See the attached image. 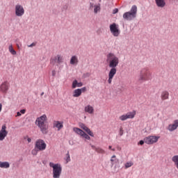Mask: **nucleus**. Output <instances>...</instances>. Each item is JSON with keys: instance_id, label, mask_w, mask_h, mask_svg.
<instances>
[{"instance_id": "nucleus-1", "label": "nucleus", "mask_w": 178, "mask_h": 178, "mask_svg": "<svg viewBox=\"0 0 178 178\" xmlns=\"http://www.w3.org/2000/svg\"><path fill=\"white\" fill-rule=\"evenodd\" d=\"M106 63L108 65V67L111 68L108 72V84H112V80H113V77L116 74V67L119 65V58L115 55L113 53H109L106 56Z\"/></svg>"}, {"instance_id": "nucleus-2", "label": "nucleus", "mask_w": 178, "mask_h": 178, "mask_svg": "<svg viewBox=\"0 0 178 178\" xmlns=\"http://www.w3.org/2000/svg\"><path fill=\"white\" fill-rule=\"evenodd\" d=\"M47 122L48 118H47V115L45 114L38 118L35 122L36 126L39 127L42 134H47L48 133L49 126Z\"/></svg>"}, {"instance_id": "nucleus-3", "label": "nucleus", "mask_w": 178, "mask_h": 178, "mask_svg": "<svg viewBox=\"0 0 178 178\" xmlns=\"http://www.w3.org/2000/svg\"><path fill=\"white\" fill-rule=\"evenodd\" d=\"M152 76V74L151 73L149 69L147 67L143 68L140 71L138 81H140V83H144V81H148V80H151Z\"/></svg>"}, {"instance_id": "nucleus-4", "label": "nucleus", "mask_w": 178, "mask_h": 178, "mask_svg": "<svg viewBox=\"0 0 178 178\" xmlns=\"http://www.w3.org/2000/svg\"><path fill=\"white\" fill-rule=\"evenodd\" d=\"M49 166L53 168V177L60 178L62 175V165L59 163H49Z\"/></svg>"}, {"instance_id": "nucleus-5", "label": "nucleus", "mask_w": 178, "mask_h": 178, "mask_svg": "<svg viewBox=\"0 0 178 178\" xmlns=\"http://www.w3.org/2000/svg\"><path fill=\"white\" fill-rule=\"evenodd\" d=\"M137 16V6H133L129 12L124 13L123 15V18L125 20H133L136 19Z\"/></svg>"}, {"instance_id": "nucleus-6", "label": "nucleus", "mask_w": 178, "mask_h": 178, "mask_svg": "<svg viewBox=\"0 0 178 178\" xmlns=\"http://www.w3.org/2000/svg\"><path fill=\"white\" fill-rule=\"evenodd\" d=\"M35 147L39 151H45L47 149V143L42 139H38L35 143Z\"/></svg>"}, {"instance_id": "nucleus-7", "label": "nucleus", "mask_w": 178, "mask_h": 178, "mask_svg": "<svg viewBox=\"0 0 178 178\" xmlns=\"http://www.w3.org/2000/svg\"><path fill=\"white\" fill-rule=\"evenodd\" d=\"M161 138L160 136H149L144 138V141L145 144H148L149 145H151L152 144H155V143H158V140Z\"/></svg>"}, {"instance_id": "nucleus-8", "label": "nucleus", "mask_w": 178, "mask_h": 178, "mask_svg": "<svg viewBox=\"0 0 178 178\" xmlns=\"http://www.w3.org/2000/svg\"><path fill=\"white\" fill-rule=\"evenodd\" d=\"M110 31L114 37H119V35H120L119 26H118L115 23H113L110 25Z\"/></svg>"}, {"instance_id": "nucleus-9", "label": "nucleus", "mask_w": 178, "mask_h": 178, "mask_svg": "<svg viewBox=\"0 0 178 178\" xmlns=\"http://www.w3.org/2000/svg\"><path fill=\"white\" fill-rule=\"evenodd\" d=\"M135 116L136 111H133L120 116L119 119L120 120H122V122H124V120H127V119H134Z\"/></svg>"}, {"instance_id": "nucleus-10", "label": "nucleus", "mask_w": 178, "mask_h": 178, "mask_svg": "<svg viewBox=\"0 0 178 178\" xmlns=\"http://www.w3.org/2000/svg\"><path fill=\"white\" fill-rule=\"evenodd\" d=\"M6 124H3L0 130V141H3L4 138L8 136V131Z\"/></svg>"}, {"instance_id": "nucleus-11", "label": "nucleus", "mask_w": 178, "mask_h": 178, "mask_svg": "<svg viewBox=\"0 0 178 178\" xmlns=\"http://www.w3.org/2000/svg\"><path fill=\"white\" fill-rule=\"evenodd\" d=\"M50 62L52 65H55L56 63L60 65V63H63V56L58 54L54 58H51Z\"/></svg>"}, {"instance_id": "nucleus-12", "label": "nucleus", "mask_w": 178, "mask_h": 178, "mask_svg": "<svg viewBox=\"0 0 178 178\" xmlns=\"http://www.w3.org/2000/svg\"><path fill=\"white\" fill-rule=\"evenodd\" d=\"M15 15L19 17H22L24 15V8L21 5L15 6Z\"/></svg>"}, {"instance_id": "nucleus-13", "label": "nucleus", "mask_w": 178, "mask_h": 178, "mask_svg": "<svg viewBox=\"0 0 178 178\" xmlns=\"http://www.w3.org/2000/svg\"><path fill=\"white\" fill-rule=\"evenodd\" d=\"M8 90H9V82L8 81L3 82L0 86V91L1 92H3L4 94H6L8 92Z\"/></svg>"}, {"instance_id": "nucleus-14", "label": "nucleus", "mask_w": 178, "mask_h": 178, "mask_svg": "<svg viewBox=\"0 0 178 178\" xmlns=\"http://www.w3.org/2000/svg\"><path fill=\"white\" fill-rule=\"evenodd\" d=\"M79 127H81V129L84 130L89 136H90V137H94V133H92V131H91L90 128L87 127V126H86V124H84L83 123H80Z\"/></svg>"}, {"instance_id": "nucleus-15", "label": "nucleus", "mask_w": 178, "mask_h": 178, "mask_svg": "<svg viewBox=\"0 0 178 178\" xmlns=\"http://www.w3.org/2000/svg\"><path fill=\"white\" fill-rule=\"evenodd\" d=\"M178 127V120H175L173 124L168 125V130L169 131H174Z\"/></svg>"}, {"instance_id": "nucleus-16", "label": "nucleus", "mask_w": 178, "mask_h": 178, "mask_svg": "<svg viewBox=\"0 0 178 178\" xmlns=\"http://www.w3.org/2000/svg\"><path fill=\"white\" fill-rule=\"evenodd\" d=\"M53 127H56L58 131H59L61 129H63V122H60L59 121H54L53 123Z\"/></svg>"}, {"instance_id": "nucleus-17", "label": "nucleus", "mask_w": 178, "mask_h": 178, "mask_svg": "<svg viewBox=\"0 0 178 178\" xmlns=\"http://www.w3.org/2000/svg\"><path fill=\"white\" fill-rule=\"evenodd\" d=\"M70 63V65H76L79 64V58L76 57V56H72L71 57Z\"/></svg>"}, {"instance_id": "nucleus-18", "label": "nucleus", "mask_w": 178, "mask_h": 178, "mask_svg": "<svg viewBox=\"0 0 178 178\" xmlns=\"http://www.w3.org/2000/svg\"><path fill=\"white\" fill-rule=\"evenodd\" d=\"M85 112L89 113L90 115H92L94 113V107L91 105H88L85 107Z\"/></svg>"}, {"instance_id": "nucleus-19", "label": "nucleus", "mask_w": 178, "mask_h": 178, "mask_svg": "<svg viewBox=\"0 0 178 178\" xmlns=\"http://www.w3.org/2000/svg\"><path fill=\"white\" fill-rule=\"evenodd\" d=\"M10 167V164L8 161H0V168L2 169H8Z\"/></svg>"}, {"instance_id": "nucleus-20", "label": "nucleus", "mask_w": 178, "mask_h": 178, "mask_svg": "<svg viewBox=\"0 0 178 178\" xmlns=\"http://www.w3.org/2000/svg\"><path fill=\"white\" fill-rule=\"evenodd\" d=\"M155 2L159 8H165V5H166L165 0H155Z\"/></svg>"}, {"instance_id": "nucleus-21", "label": "nucleus", "mask_w": 178, "mask_h": 178, "mask_svg": "<svg viewBox=\"0 0 178 178\" xmlns=\"http://www.w3.org/2000/svg\"><path fill=\"white\" fill-rule=\"evenodd\" d=\"M161 98L162 101L169 99V92H168V91L162 92Z\"/></svg>"}, {"instance_id": "nucleus-22", "label": "nucleus", "mask_w": 178, "mask_h": 178, "mask_svg": "<svg viewBox=\"0 0 178 178\" xmlns=\"http://www.w3.org/2000/svg\"><path fill=\"white\" fill-rule=\"evenodd\" d=\"M80 95H81V90H80V88L74 90L73 97L74 98H78V97H80Z\"/></svg>"}, {"instance_id": "nucleus-23", "label": "nucleus", "mask_w": 178, "mask_h": 178, "mask_svg": "<svg viewBox=\"0 0 178 178\" xmlns=\"http://www.w3.org/2000/svg\"><path fill=\"white\" fill-rule=\"evenodd\" d=\"M73 131H74V133H76V134H79V136H81V137L83 136V134H84L83 131L80 129V128L74 127Z\"/></svg>"}, {"instance_id": "nucleus-24", "label": "nucleus", "mask_w": 178, "mask_h": 178, "mask_svg": "<svg viewBox=\"0 0 178 178\" xmlns=\"http://www.w3.org/2000/svg\"><path fill=\"white\" fill-rule=\"evenodd\" d=\"M76 87H83V83H79L77 80H74L72 83V88H76Z\"/></svg>"}, {"instance_id": "nucleus-25", "label": "nucleus", "mask_w": 178, "mask_h": 178, "mask_svg": "<svg viewBox=\"0 0 178 178\" xmlns=\"http://www.w3.org/2000/svg\"><path fill=\"white\" fill-rule=\"evenodd\" d=\"M172 162H174L175 165L176 166L177 169H178V155H175L172 158Z\"/></svg>"}, {"instance_id": "nucleus-26", "label": "nucleus", "mask_w": 178, "mask_h": 178, "mask_svg": "<svg viewBox=\"0 0 178 178\" xmlns=\"http://www.w3.org/2000/svg\"><path fill=\"white\" fill-rule=\"evenodd\" d=\"M111 165H113L114 163H118L119 162V160L116 159L115 155H113L111 159Z\"/></svg>"}, {"instance_id": "nucleus-27", "label": "nucleus", "mask_w": 178, "mask_h": 178, "mask_svg": "<svg viewBox=\"0 0 178 178\" xmlns=\"http://www.w3.org/2000/svg\"><path fill=\"white\" fill-rule=\"evenodd\" d=\"M8 51L9 52L11 53L12 55H16L17 52L15 49H13V46L12 44H10L9 47H8Z\"/></svg>"}, {"instance_id": "nucleus-28", "label": "nucleus", "mask_w": 178, "mask_h": 178, "mask_svg": "<svg viewBox=\"0 0 178 178\" xmlns=\"http://www.w3.org/2000/svg\"><path fill=\"white\" fill-rule=\"evenodd\" d=\"M134 163L132 161L127 162L124 164L125 169H129V168H131Z\"/></svg>"}, {"instance_id": "nucleus-29", "label": "nucleus", "mask_w": 178, "mask_h": 178, "mask_svg": "<svg viewBox=\"0 0 178 178\" xmlns=\"http://www.w3.org/2000/svg\"><path fill=\"white\" fill-rule=\"evenodd\" d=\"M99 10H101V5L98 4L97 6H95V9H94L95 13H98Z\"/></svg>"}, {"instance_id": "nucleus-30", "label": "nucleus", "mask_w": 178, "mask_h": 178, "mask_svg": "<svg viewBox=\"0 0 178 178\" xmlns=\"http://www.w3.org/2000/svg\"><path fill=\"white\" fill-rule=\"evenodd\" d=\"M95 151H96V152H98V154H105V150H104L101 147L95 148Z\"/></svg>"}, {"instance_id": "nucleus-31", "label": "nucleus", "mask_w": 178, "mask_h": 178, "mask_svg": "<svg viewBox=\"0 0 178 178\" xmlns=\"http://www.w3.org/2000/svg\"><path fill=\"white\" fill-rule=\"evenodd\" d=\"M40 152V151L38 149H37L35 146L34 149L31 152V154H32V155H37V154H38V152Z\"/></svg>"}, {"instance_id": "nucleus-32", "label": "nucleus", "mask_w": 178, "mask_h": 178, "mask_svg": "<svg viewBox=\"0 0 178 178\" xmlns=\"http://www.w3.org/2000/svg\"><path fill=\"white\" fill-rule=\"evenodd\" d=\"M81 137H83V138H86V140H90L91 138L90 137V136H88L87 134H86L85 132H83V134H82Z\"/></svg>"}, {"instance_id": "nucleus-33", "label": "nucleus", "mask_w": 178, "mask_h": 178, "mask_svg": "<svg viewBox=\"0 0 178 178\" xmlns=\"http://www.w3.org/2000/svg\"><path fill=\"white\" fill-rule=\"evenodd\" d=\"M66 163H68V162H70V154H69V152H67L66 154V159H65Z\"/></svg>"}, {"instance_id": "nucleus-34", "label": "nucleus", "mask_w": 178, "mask_h": 178, "mask_svg": "<svg viewBox=\"0 0 178 178\" xmlns=\"http://www.w3.org/2000/svg\"><path fill=\"white\" fill-rule=\"evenodd\" d=\"M124 131H123V127H120V131H119V135H120V136H123Z\"/></svg>"}, {"instance_id": "nucleus-35", "label": "nucleus", "mask_w": 178, "mask_h": 178, "mask_svg": "<svg viewBox=\"0 0 178 178\" xmlns=\"http://www.w3.org/2000/svg\"><path fill=\"white\" fill-rule=\"evenodd\" d=\"M24 140H26L29 143H31V138H29V136H25Z\"/></svg>"}, {"instance_id": "nucleus-36", "label": "nucleus", "mask_w": 178, "mask_h": 178, "mask_svg": "<svg viewBox=\"0 0 178 178\" xmlns=\"http://www.w3.org/2000/svg\"><path fill=\"white\" fill-rule=\"evenodd\" d=\"M37 45V42H33L30 45H28L29 48H33V47H35Z\"/></svg>"}, {"instance_id": "nucleus-37", "label": "nucleus", "mask_w": 178, "mask_h": 178, "mask_svg": "<svg viewBox=\"0 0 178 178\" xmlns=\"http://www.w3.org/2000/svg\"><path fill=\"white\" fill-rule=\"evenodd\" d=\"M81 90V92H86V91H87V88L83 87L79 89Z\"/></svg>"}, {"instance_id": "nucleus-38", "label": "nucleus", "mask_w": 178, "mask_h": 178, "mask_svg": "<svg viewBox=\"0 0 178 178\" xmlns=\"http://www.w3.org/2000/svg\"><path fill=\"white\" fill-rule=\"evenodd\" d=\"M19 113H21V115H24V113H26V109L21 110Z\"/></svg>"}, {"instance_id": "nucleus-39", "label": "nucleus", "mask_w": 178, "mask_h": 178, "mask_svg": "<svg viewBox=\"0 0 178 178\" xmlns=\"http://www.w3.org/2000/svg\"><path fill=\"white\" fill-rule=\"evenodd\" d=\"M118 12H119V10H118V8H115L113 11V13L115 15V14L118 13Z\"/></svg>"}, {"instance_id": "nucleus-40", "label": "nucleus", "mask_w": 178, "mask_h": 178, "mask_svg": "<svg viewBox=\"0 0 178 178\" xmlns=\"http://www.w3.org/2000/svg\"><path fill=\"white\" fill-rule=\"evenodd\" d=\"M144 143H145V140H140L139 144H140V145H143Z\"/></svg>"}, {"instance_id": "nucleus-41", "label": "nucleus", "mask_w": 178, "mask_h": 178, "mask_svg": "<svg viewBox=\"0 0 178 178\" xmlns=\"http://www.w3.org/2000/svg\"><path fill=\"white\" fill-rule=\"evenodd\" d=\"M52 76H55L56 74V71L53 70L51 72Z\"/></svg>"}, {"instance_id": "nucleus-42", "label": "nucleus", "mask_w": 178, "mask_h": 178, "mask_svg": "<svg viewBox=\"0 0 178 178\" xmlns=\"http://www.w3.org/2000/svg\"><path fill=\"white\" fill-rule=\"evenodd\" d=\"M17 116H22V113L20 112H17L16 118H17Z\"/></svg>"}, {"instance_id": "nucleus-43", "label": "nucleus", "mask_w": 178, "mask_h": 178, "mask_svg": "<svg viewBox=\"0 0 178 178\" xmlns=\"http://www.w3.org/2000/svg\"><path fill=\"white\" fill-rule=\"evenodd\" d=\"M2 111V104L0 103V112Z\"/></svg>"}, {"instance_id": "nucleus-44", "label": "nucleus", "mask_w": 178, "mask_h": 178, "mask_svg": "<svg viewBox=\"0 0 178 178\" xmlns=\"http://www.w3.org/2000/svg\"><path fill=\"white\" fill-rule=\"evenodd\" d=\"M91 147H92V149H95V148H97V147H96L94 146V145H92Z\"/></svg>"}, {"instance_id": "nucleus-45", "label": "nucleus", "mask_w": 178, "mask_h": 178, "mask_svg": "<svg viewBox=\"0 0 178 178\" xmlns=\"http://www.w3.org/2000/svg\"><path fill=\"white\" fill-rule=\"evenodd\" d=\"M90 8H94V3H90Z\"/></svg>"}, {"instance_id": "nucleus-46", "label": "nucleus", "mask_w": 178, "mask_h": 178, "mask_svg": "<svg viewBox=\"0 0 178 178\" xmlns=\"http://www.w3.org/2000/svg\"><path fill=\"white\" fill-rule=\"evenodd\" d=\"M17 47L18 49H20V46L19 44H17Z\"/></svg>"}, {"instance_id": "nucleus-47", "label": "nucleus", "mask_w": 178, "mask_h": 178, "mask_svg": "<svg viewBox=\"0 0 178 178\" xmlns=\"http://www.w3.org/2000/svg\"><path fill=\"white\" fill-rule=\"evenodd\" d=\"M108 149H112V146H109Z\"/></svg>"}, {"instance_id": "nucleus-48", "label": "nucleus", "mask_w": 178, "mask_h": 178, "mask_svg": "<svg viewBox=\"0 0 178 178\" xmlns=\"http://www.w3.org/2000/svg\"><path fill=\"white\" fill-rule=\"evenodd\" d=\"M111 151H115V148H113V149H111Z\"/></svg>"}]
</instances>
